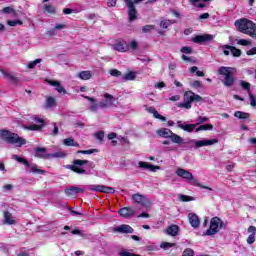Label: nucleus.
<instances>
[{"mask_svg": "<svg viewBox=\"0 0 256 256\" xmlns=\"http://www.w3.org/2000/svg\"><path fill=\"white\" fill-rule=\"evenodd\" d=\"M135 77H137L135 75V72H128L126 75L122 77V79L123 81H133L135 80Z\"/></svg>", "mask_w": 256, "mask_h": 256, "instance_id": "nucleus-38", "label": "nucleus"}, {"mask_svg": "<svg viewBox=\"0 0 256 256\" xmlns=\"http://www.w3.org/2000/svg\"><path fill=\"white\" fill-rule=\"evenodd\" d=\"M99 103H92V105L89 107V111H92V113H96V111H99Z\"/></svg>", "mask_w": 256, "mask_h": 256, "instance_id": "nucleus-51", "label": "nucleus"}, {"mask_svg": "<svg viewBox=\"0 0 256 256\" xmlns=\"http://www.w3.org/2000/svg\"><path fill=\"white\" fill-rule=\"evenodd\" d=\"M83 165H88L90 169H95V163L81 159H76L73 161V165H66L64 167L65 169H70V171H73L74 173H78V175H89V172L87 170L81 168L83 167Z\"/></svg>", "mask_w": 256, "mask_h": 256, "instance_id": "nucleus-2", "label": "nucleus"}, {"mask_svg": "<svg viewBox=\"0 0 256 256\" xmlns=\"http://www.w3.org/2000/svg\"><path fill=\"white\" fill-rule=\"evenodd\" d=\"M176 175L178 177H181V179H185V181H188V183H190L191 185H195L196 187H200L201 189H207L208 191H213V188L199 183V180H197L195 176H193V174L188 170L178 168L176 170Z\"/></svg>", "mask_w": 256, "mask_h": 256, "instance_id": "nucleus-3", "label": "nucleus"}, {"mask_svg": "<svg viewBox=\"0 0 256 256\" xmlns=\"http://www.w3.org/2000/svg\"><path fill=\"white\" fill-rule=\"evenodd\" d=\"M79 193H85V189L77 186H71L65 189V194L67 197H73V195H79Z\"/></svg>", "mask_w": 256, "mask_h": 256, "instance_id": "nucleus-17", "label": "nucleus"}, {"mask_svg": "<svg viewBox=\"0 0 256 256\" xmlns=\"http://www.w3.org/2000/svg\"><path fill=\"white\" fill-rule=\"evenodd\" d=\"M180 51L181 53H185L186 55H190V53H193V49L187 46L182 47Z\"/></svg>", "mask_w": 256, "mask_h": 256, "instance_id": "nucleus-52", "label": "nucleus"}, {"mask_svg": "<svg viewBox=\"0 0 256 256\" xmlns=\"http://www.w3.org/2000/svg\"><path fill=\"white\" fill-rule=\"evenodd\" d=\"M249 97H250V105H251V107H256L255 96H253V94L249 93Z\"/></svg>", "mask_w": 256, "mask_h": 256, "instance_id": "nucleus-61", "label": "nucleus"}, {"mask_svg": "<svg viewBox=\"0 0 256 256\" xmlns=\"http://www.w3.org/2000/svg\"><path fill=\"white\" fill-rule=\"evenodd\" d=\"M114 231L117 233H133V228L130 225L122 224L116 228H114Z\"/></svg>", "mask_w": 256, "mask_h": 256, "instance_id": "nucleus-24", "label": "nucleus"}, {"mask_svg": "<svg viewBox=\"0 0 256 256\" xmlns=\"http://www.w3.org/2000/svg\"><path fill=\"white\" fill-rule=\"evenodd\" d=\"M113 49L115 51H119L120 53H125V51H129V45H127V42L121 41L114 44Z\"/></svg>", "mask_w": 256, "mask_h": 256, "instance_id": "nucleus-21", "label": "nucleus"}, {"mask_svg": "<svg viewBox=\"0 0 256 256\" xmlns=\"http://www.w3.org/2000/svg\"><path fill=\"white\" fill-rule=\"evenodd\" d=\"M3 13H12L13 15H17V12H15V9H13L12 7H5L3 8Z\"/></svg>", "mask_w": 256, "mask_h": 256, "instance_id": "nucleus-57", "label": "nucleus"}, {"mask_svg": "<svg viewBox=\"0 0 256 256\" xmlns=\"http://www.w3.org/2000/svg\"><path fill=\"white\" fill-rule=\"evenodd\" d=\"M199 131H213V125L212 124L200 125L198 128H196V133H199Z\"/></svg>", "mask_w": 256, "mask_h": 256, "instance_id": "nucleus-36", "label": "nucleus"}, {"mask_svg": "<svg viewBox=\"0 0 256 256\" xmlns=\"http://www.w3.org/2000/svg\"><path fill=\"white\" fill-rule=\"evenodd\" d=\"M63 144L66 145V147H79V143L75 142L73 138L64 139Z\"/></svg>", "mask_w": 256, "mask_h": 256, "instance_id": "nucleus-32", "label": "nucleus"}, {"mask_svg": "<svg viewBox=\"0 0 256 256\" xmlns=\"http://www.w3.org/2000/svg\"><path fill=\"white\" fill-rule=\"evenodd\" d=\"M153 29H155V26H153V25H145L142 28V32L143 33H149V31H153Z\"/></svg>", "mask_w": 256, "mask_h": 256, "instance_id": "nucleus-54", "label": "nucleus"}, {"mask_svg": "<svg viewBox=\"0 0 256 256\" xmlns=\"http://www.w3.org/2000/svg\"><path fill=\"white\" fill-rule=\"evenodd\" d=\"M234 117H237V119H249V117H251V114L242 111H236L234 113Z\"/></svg>", "mask_w": 256, "mask_h": 256, "instance_id": "nucleus-34", "label": "nucleus"}, {"mask_svg": "<svg viewBox=\"0 0 256 256\" xmlns=\"http://www.w3.org/2000/svg\"><path fill=\"white\" fill-rule=\"evenodd\" d=\"M1 73H2V75H3L6 79H8V81H13V79L15 78V75H13V74H11V73L5 71V70H1Z\"/></svg>", "mask_w": 256, "mask_h": 256, "instance_id": "nucleus-44", "label": "nucleus"}, {"mask_svg": "<svg viewBox=\"0 0 256 256\" xmlns=\"http://www.w3.org/2000/svg\"><path fill=\"white\" fill-rule=\"evenodd\" d=\"M53 107H57V100L54 97L49 96L45 102V109H53Z\"/></svg>", "mask_w": 256, "mask_h": 256, "instance_id": "nucleus-27", "label": "nucleus"}, {"mask_svg": "<svg viewBox=\"0 0 256 256\" xmlns=\"http://www.w3.org/2000/svg\"><path fill=\"white\" fill-rule=\"evenodd\" d=\"M160 247L161 249H169V247H175V243L163 242Z\"/></svg>", "mask_w": 256, "mask_h": 256, "instance_id": "nucleus-56", "label": "nucleus"}, {"mask_svg": "<svg viewBox=\"0 0 256 256\" xmlns=\"http://www.w3.org/2000/svg\"><path fill=\"white\" fill-rule=\"evenodd\" d=\"M79 79H82L83 81H88V79H91L93 75L91 74V71H82L78 74Z\"/></svg>", "mask_w": 256, "mask_h": 256, "instance_id": "nucleus-33", "label": "nucleus"}, {"mask_svg": "<svg viewBox=\"0 0 256 256\" xmlns=\"http://www.w3.org/2000/svg\"><path fill=\"white\" fill-rule=\"evenodd\" d=\"M208 121H209V117L199 116V117L197 118V123H196V125H201V124H203V123H207Z\"/></svg>", "mask_w": 256, "mask_h": 256, "instance_id": "nucleus-47", "label": "nucleus"}, {"mask_svg": "<svg viewBox=\"0 0 256 256\" xmlns=\"http://www.w3.org/2000/svg\"><path fill=\"white\" fill-rule=\"evenodd\" d=\"M178 197H179L180 201H183V202L195 201V198L193 196H187V195L180 194Z\"/></svg>", "mask_w": 256, "mask_h": 256, "instance_id": "nucleus-39", "label": "nucleus"}, {"mask_svg": "<svg viewBox=\"0 0 256 256\" xmlns=\"http://www.w3.org/2000/svg\"><path fill=\"white\" fill-rule=\"evenodd\" d=\"M0 137L9 145H16V147H23V145L27 144V140L25 138L20 137L17 133L9 130H0Z\"/></svg>", "mask_w": 256, "mask_h": 256, "instance_id": "nucleus-1", "label": "nucleus"}, {"mask_svg": "<svg viewBox=\"0 0 256 256\" xmlns=\"http://www.w3.org/2000/svg\"><path fill=\"white\" fill-rule=\"evenodd\" d=\"M233 68L222 66L218 69L219 75L222 76L221 82L224 87H233L235 85V76L233 75Z\"/></svg>", "mask_w": 256, "mask_h": 256, "instance_id": "nucleus-5", "label": "nucleus"}, {"mask_svg": "<svg viewBox=\"0 0 256 256\" xmlns=\"http://www.w3.org/2000/svg\"><path fill=\"white\" fill-rule=\"evenodd\" d=\"M240 87H242V89H244V91H247L248 93H250L251 91V83L245 80H240Z\"/></svg>", "mask_w": 256, "mask_h": 256, "instance_id": "nucleus-37", "label": "nucleus"}, {"mask_svg": "<svg viewBox=\"0 0 256 256\" xmlns=\"http://www.w3.org/2000/svg\"><path fill=\"white\" fill-rule=\"evenodd\" d=\"M221 229H227V224L221 218L219 217H214L210 221V226L209 229H207L204 233V237H211L213 235H217Z\"/></svg>", "mask_w": 256, "mask_h": 256, "instance_id": "nucleus-4", "label": "nucleus"}, {"mask_svg": "<svg viewBox=\"0 0 256 256\" xmlns=\"http://www.w3.org/2000/svg\"><path fill=\"white\" fill-rule=\"evenodd\" d=\"M118 213L121 217H124V219H131V217L135 215V209L132 207H123L118 210Z\"/></svg>", "mask_w": 256, "mask_h": 256, "instance_id": "nucleus-15", "label": "nucleus"}, {"mask_svg": "<svg viewBox=\"0 0 256 256\" xmlns=\"http://www.w3.org/2000/svg\"><path fill=\"white\" fill-rule=\"evenodd\" d=\"M132 201L134 203H137L138 205H141L142 207H151L152 203L151 200H149V198H147V196L136 193L134 195H132Z\"/></svg>", "mask_w": 256, "mask_h": 256, "instance_id": "nucleus-10", "label": "nucleus"}, {"mask_svg": "<svg viewBox=\"0 0 256 256\" xmlns=\"http://www.w3.org/2000/svg\"><path fill=\"white\" fill-rule=\"evenodd\" d=\"M117 98L113 97V95L106 93L104 94V99L99 102V106L101 109H109L111 107H117L115 104Z\"/></svg>", "mask_w": 256, "mask_h": 256, "instance_id": "nucleus-9", "label": "nucleus"}, {"mask_svg": "<svg viewBox=\"0 0 256 256\" xmlns=\"http://www.w3.org/2000/svg\"><path fill=\"white\" fill-rule=\"evenodd\" d=\"M248 245H253L255 243V234H250L247 238Z\"/></svg>", "mask_w": 256, "mask_h": 256, "instance_id": "nucleus-60", "label": "nucleus"}, {"mask_svg": "<svg viewBox=\"0 0 256 256\" xmlns=\"http://www.w3.org/2000/svg\"><path fill=\"white\" fill-rule=\"evenodd\" d=\"M72 235H80V237H87V234H85V231H81L79 229H75L71 231Z\"/></svg>", "mask_w": 256, "mask_h": 256, "instance_id": "nucleus-49", "label": "nucleus"}, {"mask_svg": "<svg viewBox=\"0 0 256 256\" xmlns=\"http://www.w3.org/2000/svg\"><path fill=\"white\" fill-rule=\"evenodd\" d=\"M88 191H96L98 193H115V188H111L105 185H89Z\"/></svg>", "mask_w": 256, "mask_h": 256, "instance_id": "nucleus-13", "label": "nucleus"}, {"mask_svg": "<svg viewBox=\"0 0 256 256\" xmlns=\"http://www.w3.org/2000/svg\"><path fill=\"white\" fill-rule=\"evenodd\" d=\"M4 223L5 225H15L17 223L15 219L13 218V214L9 211L4 212Z\"/></svg>", "mask_w": 256, "mask_h": 256, "instance_id": "nucleus-25", "label": "nucleus"}, {"mask_svg": "<svg viewBox=\"0 0 256 256\" xmlns=\"http://www.w3.org/2000/svg\"><path fill=\"white\" fill-rule=\"evenodd\" d=\"M235 27L240 33L251 35V32L256 29V24L247 18H242L235 21Z\"/></svg>", "mask_w": 256, "mask_h": 256, "instance_id": "nucleus-6", "label": "nucleus"}, {"mask_svg": "<svg viewBox=\"0 0 256 256\" xmlns=\"http://www.w3.org/2000/svg\"><path fill=\"white\" fill-rule=\"evenodd\" d=\"M199 0H190V3H192V5H194L195 7H199V9H203L204 7H206L205 3H200V4H196Z\"/></svg>", "mask_w": 256, "mask_h": 256, "instance_id": "nucleus-59", "label": "nucleus"}, {"mask_svg": "<svg viewBox=\"0 0 256 256\" xmlns=\"http://www.w3.org/2000/svg\"><path fill=\"white\" fill-rule=\"evenodd\" d=\"M246 55H248V56L256 55V47H253L252 49L248 50L246 52Z\"/></svg>", "mask_w": 256, "mask_h": 256, "instance_id": "nucleus-63", "label": "nucleus"}, {"mask_svg": "<svg viewBox=\"0 0 256 256\" xmlns=\"http://www.w3.org/2000/svg\"><path fill=\"white\" fill-rule=\"evenodd\" d=\"M184 101L199 103L203 101V97H201L199 94H194L193 91H188L184 94Z\"/></svg>", "mask_w": 256, "mask_h": 256, "instance_id": "nucleus-16", "label": "nucleus"}, {"mask_svg": "<svg viewBox=\"0 0 256 256\" xmlns=\"http://www.w3.org/2000/svg\"><path fill=\"white\" fill-rule=\"evenodd\" d=\"M109 73L112 77H121V71L117 69H112L109 71Z\"/></svg>", "mask_w": 256, "mask_h": 256, "instance_id": "nucleus-55", "label": "nucleus"}, {"mask_svg": "<svg viewBox=\"0 0 256 256\" xmlns=\"http://www.w3.org/2000/svg\"><path fill=\"white\" fill-rule=\"evenodd\" d=\"M41 61L42 60L40 58H38V59H36L32 62H29L28 63V69H35V67H37V65H39V63H41Z\"/></svg>", "mask_w": 256, "mask_h": 256, "instance_id": "nucleus-43", "label": "nucleus"}, {"mask_svg": "<svg viewBox=\"0 0 256 256\" xmlns=\"http://www.w3.org/2000/svg\"><path fill=\"white\" fill-rule=\"evenodd\" d=\"M214 37L211 34L197 35L192 38L193 43H197L198 45H202V43H209V41H213Z\"/></svg>", "mask_w": 256, "mask_h": 256, "instance_id": "nucleus-14", "label": "nucleus"}, {"mask_svg": "<svg viewBox=\"0 0 256 256\" xmlns=\"http://www.w3.org/2000/svg\"><path fill=\"white\" fill-rule=\"evenodd\" d=\"M248 233H251V235H256V227L255 226L248 227Z\"/></svg>", "mask_w": 256, "mask_h": 256, "instance_id": "nucleus-64", "label": "nucleus"}, {"mask_svg": "<svg viewBox=\"0 0 256 256\" xmlns=\"http://www.w3.org/2000/svg\"><path fill=\"white\" fill-rule=\"evenodd\" d=\"M105 137V133L103 131H99L98 133H96V139H98L99 141H103Z\"/></svg>", "mask_w": 256, "mask_h": 256, "instance_id": "nucleus-62", "label": "nucleus"}, {"mask_svg": "<svg viewBox=\"0 0 256 256\" xmlns=\"http://www.w3.org/2000/svg\"><path fill=\"white\" fill-rule=\"evenodd\" d=\"M177 125L179 129H183V131H187V133H193L195 127H197V124H181V121H178Z\"/></svg>", "mask_w": 256, "mask_h": 256, "instance_id": "nucleus-23", "label": "nucleus"}, {"mask_svg": "<svg viewBox=\"0 0 256 256\" xmlns=\"http://www.w3.org/2000/svg\"><path fill=\"white\" fill-rule=\"evenodd\" d=\"M129 47H130V49H132V51H136V49H138V47H139V43H137V41L133 40L130 42Z\"/></svg>", "mask_w": 256, "mask_h": 256, "instance_id": "nucleus-58", "label": "nucleus"}, {"mask_svg": "<svg viewBox=\"0 0 256 256\" xmlns=\"http://www.w3.org/2000/svg\"><path fill=\"white\" fill-rule=\"evenodd\" d=\"M174 23H177V21L176 20H161L160 27H161V29H167L168 27H171V25H174Z\"/></svg>", "mask_w": 256, "mask_h": 256, "instance_id": "nucleus-31", "label": "nucleus"}, {"mask_svg": "<svg viewBox=\"0 0 256 256\" xmlns=\"http://www.w3.org/2000/svg\"><path fill=\"white\" fill-rule=\"evenodd\" d=\"M191 100H184L183 103H180L178 107H182L184 109H191Z\"/></svg>", "mask_w": 256, "mask_h": 256, "instance_id": "nucleus-45", "label": "nucleus"}, {"mask_svg": "<svg viewBox=\"0 0 256 256\" xmlns=\"http://www.w3.org/2000/svg\"><path fill=\"white\" fill-rule=\"evenodd\" d=\"M178 233H179V226H177V225H171L167 229V234L171 235L172 237L177 236Z\"/></svg>", "mask_w": 256, "mask_h": 256, "instance_id": "nucleus-29", "label": "nucleus"}, {"mask_svg": "<svg viewBox=\"0 0 256 256\" xmlns=\"http://www.w3.org/2000/svg\"><path fill=\"white\" fill-rule=\"evenodd\" d=\"M33 120L37 124L23 126V129H26V131H40V129H43V127L45 126V120H43V118H39V117L35 116L33 118Z\"/></svg>", "mask_w": 256, "mask_h": 256, "instance_id": "nucleus-12", "label": "nucleus"}, {"mask_svg": "<svg viewBox=\"0 0 256 256\" xmlns=\"http://www.w3.org/2000/svg\"><path fill=\"white\" fill-rule=\"evenodd\" d=\"M194 255H195V251H193V249L191 248H186L182 254V256H194Z\"/></svg>", "mask_w": 256, "mask_h": 256, "instance_id": "nucleus-48", "label": "nucleus"}, {"mask_svg": "<svg viewBox=\"0 0 256 256\" xmlns=\"http://www.w3.org/2000/svg\"><path fill=\"white\" fill-rule=\"evenodd\" d=\"M77 153L82 155H93V153H97V149L79 150Z\"/></svg>", "mask_w": 256, "mask_h": 256, "instance_id": "nucleus-42", "label": "nucleus"}, {"mask_svg": "<svg viewBox=\"0 0 256 256\" xmlns=\"http://www.w3.org/2000/svg\"><path fill=\"white\" fill-rule=\"evenodd\" d=\"M44 11H45V13H51V14H53V13H55L56 8H55V6H53V5L45 4V5H44Z\"/></svg>", "mask_w": 256, "mask_h": 256, "instance_id": "nucleus-41", "label": "nucleus"}, {"mask_svg": "<svg viewBox=\"0 0 256 256\" xmlns=\"http://www.w3.org/2000/svg\"><path fill=\"white\" fill-rule=\"evenodd\" d=\"M188 219L191 227L194 229H197L199 225H201V221L199 220V216H197V214L190 213L188 215Z\"/></svg>", "mask_w": 256, "mask_h": 256, "instance_id": "nucleus-18", "label": "nucleus"}, {"mask_svg": "<svg viewBox=\"0 0 256 256\" xmlns=\"http://www.w3.org/2000/svg\"><path fill=\"white\" fill-rule=\"evenodd\" d=\"M35 157L39 159H50V154L47 153L46 148L38 147L35 149Z\"/></svg>", "mask_w": 256, "mask_h": 256, "instance_id": "nucleus-19", "label": "nucleus"}, {"mask_svg": "<svg viewBox=\"0 0 256 256\" xmlns=\"http://www.w3.org/2000/svg\"><path fill=\"white\" fill-rule=\"evenodd\" d=\"M140 169H149V171H156L157 169H159V166H154V165H151L147 162H143V161H140L138 163Z\"/></svg>", "mask_w": 256, "mask_h": 256, "instance_id": "nucleus-28", "label": "nucleus"}, {"mask_svg": "<svg viewBox=\"0 0 256 256\" xmlns=\"http://www.w3.org/2000/svg\"><path fill=\"white\" fill-rule=\"evenodd\" d=\"M141 1L143 0H124L128 8V19L131 23L137 19V8H135V5H138Z\"/></svg>", "mask_w": 256, "mask_h": 256, "instance_id": "nucleus-8", "label": "nucleus"}, {"mask_svg": "<svg viewBox=\"0 0 256 256\" xmlns=\"http://www.w3.org/2000/svg\"><path fill=\"white\" fill-rule=\"evenodd\" d=\"M223 49H229L230 53H232L233 57H241V50L236 48L235 46L224 45Z\"/></svg>", "mask_w": 256, "mask_h": 256, "instance_id": "nucleus-26", "label": "nucleus"}, {"mask_svg": "<svg viewBox=\"0 0 256 256\" xmlns=\"http://www.w3.org/2000/svg\"><path fill=\"white\" fill-rule=\"evenodd\" d=\"M32 173H38V175H45V170L37 168V165L31 166Z\"/></svg>", "mask_w": 256, "mask_h": 256, "instance_id": "nucleus-46", "label": "nucleus"}, {"mask_svg": "<svg viewBox=\"0 0 256 256\" xmlns=\"http://www.w3.org/2000/svg\"><path fill=\"white\" fill-rule=\"evenodd\" d=\"M120 256H141V255H137L131 252H128L127 250H122L119 252Z\"/></svg>", "mask_w": 256, "mask_h": 256, "instance_id": "nucleus-53", "label": "nucleus"}, {"mask_svg": "<svg viewBox=\"0 0 256 256\" xmlns=\"http://www.w3.org/2000/svg\"><path fill=\"white\" fill-rule=\"evenodd\" d=\"M65 157H67V154L62 151L50 154V159H65Z\"/></svg>", "mask_w": 256, "mask_h": 256, "instance_id": "nucleus-35", "label": "nucleus"}, {"mask_svg": "<svg viewBox=\"0 0 256 256\" xmlns=\"http://www.w3.org/2000/svg\"><path fill=\"white\" fill-rule=\"evenodd\" d=\"M237 44L242 45L243 47H247V46L251 45V41L245 40V39H240V40H238Z\"/></svg>", "mask_w": 256, "mask_h": 256, "instance_id": "nucleus-50", "label": "nucleus"}, {"mask_svg": "<svg viewBox=\"0 0 256 256\" xmlns=\"http://www.w3.org/2000/svg\"><path fill=\"white\" fill-rule=\"evenodd\" d=\"M12 159H15V161H18V163H22L25 167H31V164H29V161L27 159L20 157L19 155H13Z\"/></svg>", "mask_w": 256, "mask_h": 256, "instance_id": "nucleus-30", "label": "nucleus"}, {"mask_svg": "<svg viewBox=\"0 0 256 256\" xmlns=\"http://www.w3.org/2000/svg\"><path fill=\"white\" fill-rule=\"evenodd\" d=\"M49 85H52V87H55L56 91L59 92L60 94L62 95L67 94V90L65 89V87H63V85H61L59 81L50 80Z\"/></svg>", "mask_w": 256, "mask_h": 256, "instance_id": "nucleus-20", "label": "nucleus"}, {"mask_svg": "<svg viewBox=\"0 0 256 256\" xmlns=\"http://www.w3.org/2000/svg\"><path fill=\"white\" fill-rule=\"evenodd\" d=\"M156 133L159 137H163V139H171L172 143H176L177 145L185 144V140L181 136L173 133V131L168 128L158 129Z\"/></svg>", "mask_w": 256, "mask_h": 256, "instance_id": "nucleus-7", "label": "nucleus"}, {"mask_svg": "<svg viewBox=\"0 0 256 256\" xmlns=\"http://www.w3.org/2000/svg\"><path fill=\"white\" fill-rule=\"evenodd\" d=\"M219 140L217 139H204V140H195V139H191L188 141V143H193L194 145V149H199L201 147H209L210 145H215V143H218Z\"/></svg>", "mask_w": 256, "mask_h": 256, "instance_id": "nucleus-11", "label": "nucleus"}, {"mask_svg": "<svg viewBox=\"0 0 256 256\" xmlns=\"http://www.w3.org/2000/svg\"><path fill=\"white\" fill-rule=\"evenodd\" d=\"M146 107V111L148 113H151L153 115V117H155V119H160V121H167V118L165 116H161V114H159V112L157 110H155V107L150 106V107Z\"/></svg>", "mask_w": 256, "mask_h": 256, "instance_id": "nucleus-22", "label": "nucleus"}, {"mask_svg": "<svg viewBox=\"0 0 256 256\" xmlns=\"http://www.w3.org/2000/svg\"><path fill=\"white\" fill-rule=\"evenodd\" d=\"M7 25H9V27H17V25H23V21H21V20H8Z\"/></svg>", "mask_w": 256, "mask_h": 256, "instance_id": "nucleus-40", "label": "nucleus"}]
</instances>
